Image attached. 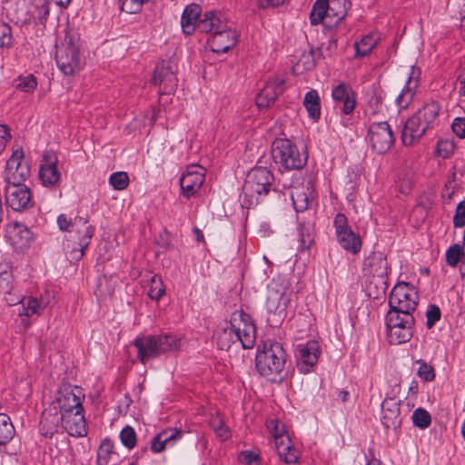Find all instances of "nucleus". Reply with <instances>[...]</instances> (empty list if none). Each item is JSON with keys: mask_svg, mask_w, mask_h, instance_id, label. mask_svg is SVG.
Here are the masks:
<instances>
[{"mask_svg": "<svg viewBox=\"0 0 465 465\" xmlns=\"http://www.w3.org/2000/svg\"><path fill=\"white\" fill-rule=\"evenodd\" d=\"M12 267L9 263H0V292L9 293L13 283Z\"/></svg>", "mask_w": 465, "mask_h": 465, "instance_id": "58836bf2", "label": "nucleus"}, {"mask_svg": "<svg viewBox=\"0 0 465 465\" xmlns=\"http://www.w3.org/2000/svg\"><path fill=\"white\" fill-rule=\"evenodd\" d=\"M331 98L335 107H338L341 114L345 115L351 114L357 104L355 91L345 82H340L333 86Z\"/></svg>", "mask_w": 465, "mask_h": 465, "instance_id": "412c9836", "label": "nucleus"}, {"mask_svg": "<svg viewBox=\"0 0 465 465\" xmlns=\"http://www.w3.org/2000/svg\"><path fill=\"white\" fill-rule=\"evenodd\" d=\"M292 291L290 282L283 278L273 279L268 287L266 310L271 325H279L287 316Z\"/></svg>", "mask_w": 465, "mask_h": 465, "instance_id": "6e6552de", "label": "nucleus"}, {"mask_svg": "<svg viewBox=\"0 0 465 465\" xmlns=\"http://www.w3.org/2000/svg\"><path fill=\"white\" fill-rule=\"evenodd\" d=\"M351 7L350 0H316L310 13L311 24H322L324 29H334L346 17Z\"/></svg>", "mask_w": 465, "mask_h": 465, "instance_id": "1a4fd4ad", "label": "nucleus"}, {"mask_svg": "<svg viewBox=\"0 0 465 465\" xmlns=\"http://www.w3.org/2000/svg\"><path fill=\"white\" fill-rule=\"evenodd\" d=\"M372 149L379 154L387 153L394 144L392 129L387 122L372 123L368 131Z\"/></svg>", "mask_w": 465, "mask_h": 465, "instance_id": "f3484780", "label": "nucleus"}, {"mask_svg": "<svg viewBox=\"0 0 465 465\" xmlns=\"http://www.w3.org/2000/svg\"><path fill=\"white\" fill-rule=\"evenodd\" d=\"M414 92L409 87L405 86L401 94L396 98V104L400 109H406L411 102Z\"/></svg>", "mask_w": 465, "mask_h": 465, "instance_id": "4d7b16f0", "label": "nucleus"}, {"mask_svg": "<svg viewBox=\"0 0 465 465\" xmlns=\"http://www.w3.org/2000/svg\"><path fill=\"white\" fill-rule=\"evenodd\" d=\"M239 460L245 465H261L260 451L246 450L240 453Z\"/></svg>", "mask_w": 465, "mask_h": 465, "instance_id": "5fc2aeb1", "label": "nucleus"}, {"mask_svg": "<svg viewBox=\"0 0 465 465\" xmlns=\"http://www.w3.org/2000/svg\"><path fill=\"white\" fill-rule=\"evenodd\" d=\"M419 364V369L417 371V375L424 381L429 382L432 381L435 379V370L434 368L428 364L425 361L420 359L415 361Z\"/></svg>", "mask_w": 465, "mask_h": 465, "instance_id": "de8ad7c7", "label": "nucleus"}, {"mask_svg": "<svg viewBox=\"0 0 465 465\" xmlns=\"http://www.w3.org/2000/svg\"><path fill=\"white\" fill-rule=\"evenodd\" d=\"M453 225L456 228L465 226V200L460 201L456 207L453 217Z\"/></svg>", "mask_w": 465, "mask_h": 465, "instance_id": "052dcab7", "label": "nucleus"}, {"mask_svg": "<svg viewBox=\"0 0 465 465\" xmlns=\"http://www.w3.org/2000/svg\"><path fill=\"white\" fill-rule=\"evenodd\" d=\"M12 243L18 248L27 247L32 241V232L25 225L16 223L9 232Z\"/></svg>", "mask_w": 465, "mask_h": 465, "instance_id": "f704fd0d", "label": "nucleus"}, {"mask_svg": "<svg viewBox=\"0 0 465 465\" xmlns=\"http://www.w3.org/2000/svg\"><path fill=\"white\" fill-rule=\"evenodd\" d=\"M62 421L63 413L59 411V406L50 403L42 412L39 423L40 434L45 438H52L62 427Z\"/></svg>", "mask_w": 465, "mask_h": 465, "instance_id": "5701e85b", "label": "nucleus"}, {"mask_svg": "<svg viewBox=\"0 0 465 465\" xmlns=\"http://www.w3.org/2000/svg\"><path fill=\"white\" fill-rule=\"evenodd\" d=\"M382 102V93L373 88L371 97L368 100V105L372 109V113H376L381 110Z\"/></svg>", "mask_w": 465, "mask_h": 465, "instance_id": "e2e57ef3", "label": "nucleus"}, {"mask_svg": "<svg viewBox=\"0 0 465 465\" xmlns=\"http://www.w3.org/2000/svg\"><path fill=\"white\" fill-rule=\"evenodd\" d=\"M15 434V430L10 417L5 413H0V446L6 445Z\"/></svg>", "mask_w": 465, "mask_h": 465, "instance_id": "4c0bfd02", "label": "nucleus"}, {"mask_svg": "<svg viewBox=\"0 0 465 465\" xmlns=\"http://www.w3.org/2000/svg\"><path fill=\"white\" fill-rule=\"evenodd\" d=\"M452 132L460 139L465 138V118L456 117L451 124Z\"/></svg>", "mask_w": 465, "mask_h": 465, "instance_id": "69168bd1", "label": "nucleus"}, {"mask_svg": "<svg viewBox=\"0 0 465 465\" xmlns=\"http://www.w3.org/2000/svg\"><path fill=\"white\" fill-rule=\"evenodd\" d=\"M418 292L413 285L406 282H398L389 297L390 310L413 313L418 306Z\"/></svg>", "mask_w": 465, "mask_h": 465, "instance_id": "4468645a", "label": "nucleus"}, {"mask_svg": "<svg viewBox=\"0 0 465 465\" xmlns=\"http://www.w3.org/2000/svg\"><path fill=\"white\" fill-rule=\"evenodd\" d=\"M212 427L215 432V435L221 440H226L231 437L229 428L224 424V422L222 420H213Z\"/></svg>", "mask_w": 465, "mask_h": 465, "instance_id": "13d9d810", "label": "nucleus"}, {"mask_svg": "<svg viewBox=\"0 0 465 465\" xmlns=\"http://www.w3.org/2000/svg\"><path fill=\"white\" fill-rule=\"evenodd\" d=\"M273 162L281 172L302 169L308 160L306 152H300L297 145L287 138H276L271 147Z\"/></svg>", "mask_w": 465, "mask_h": 465, "instance_id": "9d476101", "label": "nucleus"}, {"mask_svg": "<svg viewBox=\"0 0 465 465\" xmlns=\"http://www.w3.org/2000/svg\"><path fill=\"white\" fill-rule=\"evenodd\" d=\"M284 79L273 77L269 79L264 87L256 97V104L259 108H268L277 100L284 91Z\"/></svg>", "mask_w": 465, "mask_h": 465, "instance_id": "393cba45", "label": "nucleus"}, {"mask_svg": "<svg viewBox=\"0 0 465 465\" xmlns=\"http://www.w3.org/2000/svg\"><path fill=\"white\" fill-rule=\"evenodd\" d=\"M230 334L234 335L232 342L239 341L242 349H252L255 344L256 328L251 316L242 311H236L230 321Z\"/></svg>", "mask_w": 465, "mask_h": 465, "instance_id": "ddd939ff", "label": "nucleus"}, {"mask_svg": "<svg viewBox=\"0 0 465 465\" xmlns=\"http://www.w3.org/2000/svg\"><path fill=\"white\" fill-rule=\"evenodd\" d=\"M132 403L133 400L131 396L125 393L124 397L118 401L117 409L119 414L126 415Z\"/></svg>", "mask_w": 465, "mask_h": 465, "instance_id": "338daca9", "label": "nucleus"}, {"mask_svg": "<svg viewBox=\"0 0 465 465\" xmlns=\"http://www.w3.org/2000/svg\"><path fill=\"white\" fill-rule=\"evenodd\" d=\"M333 227L335 229V236L344 234L347 231L352 230L349 225L347 216L342 213H338L333 220Z\"/></svg>", "mask_w": 465, "mask_h": 465, "instance_id": "864d4df0", "label": "nucleus"}, {"mask_svg": "<svg viewBox=\"0 0 465 465\" xmlns=\"http://www.w3.org/2000/svg\"><path fill=\"white\" fill-rule=\"evenodd\" d=\"M333 227L335 229V236L344 234L347 231L352 230L349 225L347 216L342 213H338L333 220Z\"/></svg>", "mask_w": 465, "mask_h": 465, "instance_id": "603ef678", "label": "nucleus"}, {"mask_svg": "<svg viewBox=\"0 0 465 465\" xmlns=\"http://www.w3.org/2000/svg\"><path fill=\"white\" fill-rule=\"evenodd\" d=\"M63 36L56 37L55 63L65 76L79 73L85 64L84 41L78 31H62Z\"/></svg>", "mask_w": 465, "mask_h": 465, "instance_id": "f257e3e1", "label": "nucleus"}, {"mask_svg": "<svg viewBox=\"0 0 465 465\" xmlns=\"http://www.w3.org/2000/svg\"><path fill=\"white\" fill-rule=\"evenodd\" d=\"M204 180L203 168L195 165L188 166L179 180L182 195L187 199L195 195Z\"/></svg>", "mask_w": 465, "mask_h": 465, "instance_id": "4be33fe9", "label": "nucleus"}, {"mask_svg": "<svg viewBox=\"0 0 465 465\" xmlns=\"http://www.w3.org/2000/svg\"><path fill=\"white\" fill-rule=\"evenodd\" d=\"M315 67V60L313 53L308 52L303 53L296 64L292 66V70L295 74H302L312 70Z\"/></svg>", "mask_w": 465, "mask_h": 465, "instance_id": "ea45409f", "label": "nucleus"}, {"mask_svg": "<svg viewBox=\"0 0 465 465\" xmlns=\"http://www.w3.org/2000/svg\"><path fill=\"white\" fill-rule=\"evenodd\" d=\"M29 174L30 166L27 161L25 160L23 149L14 150L5 165V181L6 185L23 184Z\"/></svg>", "mask_w": 465, "mask_h": 465, "instance_id": "dca6fc26", "label": "nucleus"}, {"mask_svg": "<svg viewBox=\"0 0 465 465\" xmlns=\"http://www.w3.org/2000/svg\"><path fill=\"white\" fill-rule=\"evenodd\" d=\"M2 8L8 21L19 27L29 25L36 15L42 17L49 13L46 0H4Z\"/></svg>", "mask_w": 465, "mask_h": 465, "instance_id": "0eeeda50", "label": "nucleus"}, {"mask_svg": "<svg viewBox=\"0 0 465 465\" xmlns=\"http://www.w3.org/2000/svg\"><path fill=\"white\" fill-rule=\"evenodd\" d=\"M57 225L61 231L70 233L64 243L65 252L74 261L81 260L91 243L95 228L90 224L87 217L75 216L71 219L64 213L58 215Z\"/></svg>", "mask_w": 465, "mask_h": 465, "instance_id": "f03ea898", "label": "nucleus"}, {"mask_svg": "<svg viewBox=\"0 0 465 465\" xmlns=\"http://www.w3.org/2000/svg\"><path fill=\"white\" fill-rule=\"evenodd\" d=\"M5 197L6 205L15 212L27 210L34 204L31 191L25 184L6 185Z\"/></svg>", "mask_w": 465, "mask_h": 465, "instance_id": "6ab92c4d", "label": "nucleus"}, {"mask_svg": "<svg viewBox=\"0 0 465 465\" xmlns=\"http://www.w3.org/2000/svg\"><path fill=\"white\" fill-rule=\"evenodd\" d=\"M299 236V252H304L311 248L314 242L313 228L310 223H301L297 228Z\"/></svg>", "mask_w": 465, "mask_h": 465, "instance_id": "c9c22d12", "label": "nucleus"}, {"mask_svg": "<svg viewBox=\"0 0 465 465\" xmlns=\"http://www.w3.org/2000/svg\"><path fill=\"white\" fill-rule=\"evenodd\" d=\"M275 444L277 454L286 464H295L299 461V451L293 446L290 438H282Z\"/></svg>", "mask_w": 465, "mask_h": 465, "instance_id": "7c9ffc66", "label": "nucleus"}, {"mask_svg": "<svg viewBox=\"0 0 465 465\" xmlns=\"http://www.w3.org/2000/svg\"><path fill=\"white\" fill-rule=\"evenodd\" d=\"M321 349L317 341H308L296 346V366L301 373H309L316 365Z\"/></svg>", "mask_w": 465, "mask_h": 465, "instance_id": "a211bd4d", "label": "nucleus"}, {"mask_svg": "<svg viewBox=\"0 0 465 465\" xmlns=\"http://www.w3.org/2000/svg\"><path fill=\"white\" fill-rule=\"evenodd\" d=\"M109 183L114 190L122 191L129 185V177L125 172H115L110 175Z\"/></svg>", "mask_w": 465, "mask_h": 465, "instance_id": "8fccbe9b", "label": "nucleus"}, {"mask_svg": "<svg viewBox=\"0 0 465 465\" xmlns=\"http://www.w3.org/2000/svg\"><path fill=\"white\" fill-rule=\"evenodd\" d=\"M389 264L386 255L381 252H371L363 261L362 271L365 276L378 277L383 280L388 274Z\"/></svg>", "mask_w": 465, "mask_h": 465, "instance_id": "a878e982", "label": "nucleus"}, {"mask_svg": "<svg viewBox=\"0 0 465 465\" xmlns=\"http://www.w3.org/2000/svg\"><path fill=\"white\" fill-rule=\"evenodd\" d=\"M303 106L305 107L310 119L317 122L321 118V98L317 90L311 89L305 94Z\"/></svg>", "mask_w": 465, "mask_h": 465, "instance_id": "72a5a7b5", "label": "nucleus"}, {"mask_svg": "<svg viewBox=\"0 0 465 465\" xmlns=\"http://www.w3.org/2000/svg\"><path fill=\"white\" fill-rule=\"evenodd\" d=\"M377 36L370 32L368 35L362 36L360 41L355 42V56H366L377 44Z\"/></svg>", "mask_w": 465, "mask_h": 465, "instance_id": "e433bc0d", "label": "nucleus"}, {"mask_svg": "<svg viewBox=\"0 0 465 465\" xmlns=\"http://www.w3.org/2000/svg\"><path fill=\"white\" fill-rule=\"evenodd\" d=\"M165 294V286L161 276L154 274L151 277L148 296L151 300L159 302Z\"/></svg>", "mask_w": 465, "mask_h": 465, "instance_id": "a19ab883", "label": "nucleus"}, {"mask_svg": "<svg viewBox=\"0 0 465 465\" xmlns=\"http://www.w3.org/2000/svg\"><path fill=\"white\" fill-rule=\"evenodd\" d=\"M57 401L54 403L59 406L61 413L74 411L76 410L84 411L82 401L84 395L80 387H72L70 384L62 386L58 391Z\"/></svg>", "mask_w": 465, "mask_h": 465, "instance_id": "aec40b11", "label": "nucleus"}, {"mask_svg": "<svg viewBox=\"0 0 465 465\" xmlns=\"http://www.w3.org/2000/svg\"><path fill=\"white\" fill-rule=\"evenodd\" d=\"M286 362V353L279 342H264L262 349L258 346L255 367L260 375L271 381H276L282 374Z\"/></svg>", "mask_w": 465, "mask_h": 465, "instance_id": "423d86ee", "label": "nucleus"}, {"mask_svg": "<svg viewBox=\"0 0 465 465\" xmlns=\"http://www.w3.org/2000/svg\"><path fill=\"white\" fill-rule=\"evenodd\" d=\"M62 428L70 436L81 438L87 435L84 411L76 410L63 413Z\"/></svg>", "mask_w": 465, "mask_h": 465, "instance_id": "bb28decb", "label": "nucleus"}, {"mask_svg": "<svg viewBox=\"0 0 465 465\" xmlns=\"http://www.w3.org/2000/svg\"><path fill=\"white\" fill-rule=\"evenodd\" d=\"M456 146V143L452 139H440L437 142L436 153L443 159H448L453 155Z\"/></svg>", "mask_w": 465, "mask_h": 465, "instance_id": "79ce46f5", "label": "nucleus"}, {"mask_svg": "<svg viewBox=\"0 0 465 465\" xmlns=\"http://www.w3.org/2000/svg\"><path fill=\"white\" fill-rule=\"evenodd\" d=\"M412 422L414 426L423 430L428 428L431 423V417L425 409L417 408L412 413Z\"/></svg>", "mask_w": 465, "mask_h": 465, "instance_id": "a18cd8bd", "label": "nucleus"}, {"mask_svg": "<svg viewBox=\"0 0 465 465\" xmlns=\"http://www.w3.org/2000/svg\"><path fill=\"white\" fill-rule=\"evenodd\" d=\"M145 0H120L121 9L128 14H136L141 11Z\"/></svg>", "mask_w": 465, "mask_h": 465, "instance_id": "6e6d98bb", "label": "nucleus"}, {"mask_svg": "<svg viewBox=\"0 0 465 465\" xmlns=\"http://www.w3.org/2000/svg\"><path fill=\"white\" fill-rule=\"evenodd\" d=\"M119 438L121 443L128 450H133L137 442V435L134 429L130 426H124L120 431Z\"/></svg>", "mask_w": 465, "mask_h": 465, "instance_id": "37998d69", "label": "nucleus"}, {"mask_svg": "<svg viewBox=\"0 0 465 465\" xmlns=\"http://www.w3.org/2000/svg\"><path fill=\"white\" fill-rule=\"evenodd\" d=\"M42 309L41 302L37 299L30 298L26 302H23L22 307L18 309V315L30 317L35 314H40Z\"/></svg>", "mask_w": 465, "mask_h": 465, "instance_id": "c03bdc74", "label": "nucleus"}, {"mask_svg": "<svg viewBox=\"0 0 465 465\" xmlns=\"http://www.w3.org/2000/svg\"><path fill=\"white\" fill-rule=\"evenodd\" d=\"M267 428L274 439V445L277 444V441H280V440H283L282 438H290L286 433L284 424L278 420H270L267 422Z\"/></svg>", "mask_w": 465, "mask_h": 465, "instance_id": "49530a36", "label": "nucleus"}, {"mask_svg": "<svg viewBox=\"0 0 465 465\" xmlns=\"http://www.w3.org/2000/svg\"><path fill=\"white\" fill-rule=\"evenodd\" d=\"M37 86L36 78L33 74L19 76L15 80V87L25 93H32Z\"/></svg>", "mask_w": 465, "mask_h": 465, "instance_id": "09e8293b", "label": "nucleus"}, {"mask_svg": "<svg viewBox=\"0 0 465 465\" xmlns=\"http://www.w3.org/2000/svg\"><path fill=\"white\" fill-rule=\"evenodd\" d=\"M440 112L438 103L431 101L425 104L409 117L401 131V142L405 146H411L420 142L426 132L432 128Z\"/></svg>", "mask_w": 465, "mask_h": 465, "instance_id": "39448f33", "label": "nucleus"}, {"mask_svg": "<svg viewBox=\"0 0 465 465\" xmlns=\"http://www.w3.org/2000/svg\"><path fill=\"white\" fill-rule=\"evenodd\" d=\"M292 200L296 212H303L309 208L310 201L305 193H292Z\"/></svg>", "mask_w": 465, "mask_h": 465, "instance_id": "bf43d9fd", "label": "nucleus"}, {"mask_svg": "<svg viewBox=\"0 0 465 465\" xmlns=\"http://www.w3.org/2000/svg\"><path fill=\"white\" fill-rule=\"evenodd\" d=\"M119 457L114 442L110 438H104L96 450L95 465H111L114 461H118Z\"/></svg>", "mask_w": 465, "mask_h": 465, "instance_id": "c756f323", "label": "nucleus"}, {"mask_svg": "<svg viewBox=\"0 0 465 465\" xmlns=\"http://www.w3.org/2000/svg\"><path fill=\"white\" fill-rule=\"evenodd\" d=\"M463 254L462 247L459 243L452 244L446 251V262L451 267H455Z\"/></svg>", "mask_w": 465, "mask_h": 465, "instance_id": "3c124183", "label": "nucleus"}, {"mask_svg": "<svg viewBox=\"0 0 465 465\" xmlns=\"http://www.w3.org/2000/svg\"><path fill=\"white\" fill-rule=\"evenodd\" d=\"M182 431L177 429L163 430L156 434L151 440V450L154 453L162 452L171 441L182 438Z\"/></svg>", "mask_w": 465, "mask_h": 465, "instance_id": "2f4dec72", "label": "nucleus"}, {"mask_svg": "<svg viewBox=\"0 0 465 465\" xmlns=\"http://www.w3.org/2000/svg\"><path fill=\"white\" fill-rule=\"evenodd\" d=\"M57 163L58 158L54 151L45 152L39 168V178L45 186H54L59 183L61 173L57 168Z\"/></svg>", "mask_w": 465, "mask_h": 465, "instance_id": "b1692460", "label": "nucleus"}, {"mask_svg": "<svg viewBox=\"0 0 465 465\" xmlns=\"http://www.w3.org/2000/svg\"><path fill=\"white\" fill-rule=\"evenodd\" d=\"M198 25L204 29H230L227 25V17L218 10H208L203 13L200 5L192 3L185 6L181 15V26Z\"/></svg>", "mask_w": 465, "mask_h": 465, "instance_id": "9b49d317", "label": "nucleus"}, {"mask_svg": "<svg viewBox=\"0 0 465 465\" xmlns=\"http://www.w3.org/2000/svg\"><path fill=\"white\" fill-rule=\"evenodd\" d=\"M151 84L159 87V95L175 93L178 79L172 61L162 60L156 64L151 78Z\"/></svg>", "mask_w": 465, "mask_h": 465, "instance_id": "2eb2a0df", "label": "nucleus"}, {"mask_svg": "<svg viewBox=\"0 0 465 465\" xmlns=\"http://www.w3.org/2000/svg\"><path fill=\"white\" fill-rule=\"evenodd\" d=\"M157 244L164 251L173 248L171 232L165 229L160 232L157 239Z\"/></svg>", "mask_w": 465, "mask_h": 465, "instance_id": "0e129e2a", "label": "nucleus"}, {"mask_svg": "<svg viewBox=\"0 0 465 465\" xmlns=\"http://www.w3.org/2000/svg\"><path fill=\"white\" fill-rule=\"evenodd\" d=\"M401 401H393L391 399H384L381 402V421L386 430H397L401 426Z\"/></svg>", "mask_w": 465, "mask_h": 465, "instance_id": "cd10ccee", "label": "nucleus"}, {"mask_svg": "<svg viewBox=\"0 0 465 465\" xmlns=\"http://www.w3.org/2000/svg\"><path fill=\"white\" fill-rule=\"evenodd\" d=\"M274 181L271 170L262 166L252 168L243 183L240 203L242 207L250 209L257 205L271 191Z\"/></svg>", "mask_w": 465, "mask_h": 465, "instance_id": "20e7f679", "label": "nucleus"}, {"mask_svg": "<svg viewBox=\"0 0 465 465\" xmlns=\"http://www.w3.org/2000/svg\"><path fill=\"white\" fill-rule=\"evenodd\" d=\"M441 312L435 304H430L426 312L427 327L430 329L438 321H440Z\"/></svg>", "mask_w": 465, "mask_h": 465, "instance_id": "680f3d73", "label": "nucleus"}, {"mask_svg": "<svg viewBox=\"0 0 465 465\" xmlns=\"http://www.w3.org/2000/svg\"><path fill=\"white\" fill-rule=\"evenodd\" d=\"M401 391V384L399 382H394L393 384L390 385L389 390L386 391L384 399H391L393 401H401L399 399Z\"/></svg>", "mask_w": 465, "mask_h": 465, "instance_id": "774afa93", "label": "nucleus"}, {"mask_svg": "<svg viewBox=\"0 0 465 465\" xmlns=\"http://www.w3.org/2000/svg\"><path fill=\"white\" fill-rule=\"evenodd\" d=\"M385 321L391 343L402 344L413 336L415 319L412 312L389 310Z\"/></svg>", "mask_w": 465, "mask_h": 465, "instance_id": "f8f14e48", "label": "nucleus"}, {"mask_svg": "<svg viewBox=\"0 0 465 465\" xmlns=\"http://www.w3.org/2000/svg\"><path fill=\"white\" fill-rule=\"evenodd\" d=\"M132 345L137 350V359L144 364L151 359L179 351L183 346V338L173 332L140 334L132 341Z\"/></svg>", "mask_w": 465, "mask_h": 465, "instance_id": "7ed1b4c3", "label": "nucleus"}, {"mask_svg": "<svg viewBox=\"0 0 465 465\" xmlns=\"http://www.w3.org/2000/svg\"><path fill=\"white\" fill-rule=\"evenodd\" d=\"M340 246L346 252L355 255L358 254L362 248V240L361 236L352 230L347 231L344 234L336 237Z\"/></svg>", "mask_w": 465, "mask_h": 465, "instance_id": "473e14b6", "label": "nucleus"}, {"mask_svg": "<svg viewBox=\"0 0 465 465\" xmlns=\"http://www.w3.org/2000/svg\"><path fill=\"white\" fill-rule=\"evenodd\" d=\"M236 31H214L208 40L210 50L216 54L227 53L237 43Z\"/></svg>", "mask_w": 465, "mask_h": 465, "instance_id": "c85d7f7f", "label": "nucleus"}]
</instances>
